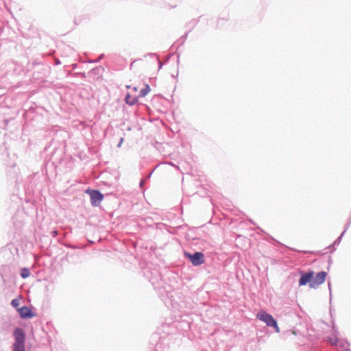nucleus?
Masks as SVG:
<instances>
[{
  "label": "nucleus",
  "instance_id": "1",
  "mask_svg": "<svg viewBox=\"0 0 351 351\" xmlns=\"http://www.w3.org/2000/svg\"><path fill=\"white\" fill-rule=\"evenodd\" d=\"M14 343L12 345V351H25V335L23 329L16 328L14 330Z\"/></svg>",
  "mask_w": 351,
  "mask_h": 351
},
{
  "label": "nucleus",
  "instance_id": "2",
  "mask_svg": "<svg viewBox=\"0 0 351 351\" xmlns=\"http://www.w3.org/2000/svg\"><path fill=\"white\" fill-rule=\"evenodd\" d=\"M257 318L265 322L267 326L273 327L276 332H280L277 322L274 319L271 315L265 311H261L258 313Z\"/></svg>",
  "mask_w": 351,
  "mask_h": 351
},
{
  "label": "nucleus",
  "instance_id": "3",
  "mask_svg": "<svg viewBox=\"0 0 351 351\" xmlns=\"http://www.w3.org/2000/svg\"><path fill=\"white\" fill-rule=\"evenodd\" d=\"M184 257L188 258L193 266H199L204 263V255L200 252H195L194 254L184 252Z\"/></svg>",
  "mask_w": 351,
  "mask_h": 351
},
{
  "label": "nucleus",
  "instance_id": "4",
  "mask_svg": "<svg viewBox=\"0 0 351 351\" xmlns=\"http://www.w3.org/2000/svg\"><path fill=\"white\" fill-rule=\"evenodd\" d=\"M326 276V272L324 271L317 273L315 277H313L312 282L309 285V287L313 289L317 288L324 282Z\"/></svg>",
  "mask_w": 351,
  "mask_h": 351
},
{
  "label": "nucleus",
  "instance_id": "5",
  "mask_svg": "<svg viewBox=\"0 0 351 351\" xmlns=\"http://www.w3.org/2000/svg\"><path fill=\"white\" fill-rule=\"evenodd\" d=\"M86 193L90 195L91 204L94 206H97L104 198L103 194L97 190H87Z\"/></svg>",
  "mask_w": 351,
  "mask_h": 351
},
{
  "label": "nucleus",
  "instance_id": "6",
  "mask_svg": "<svg viewBox=\"0 0 351 351\" xmlns=\"http://www.w3.org/2000/svg\"><path fill=\"white\" fill-rule=\"evenodd\" d=\"M301 277L299 280V285L304 286L307 283L311 284L312 282L313 277L314 276V272L313 271H309L308 272L304 273L303 271H300Z\"/></svg>",
  "mask_w": 351,
  "mask_h": 351
},
{
  "label": "nucleus",
  "instance_id": "7",
  "mask_svg": "<svg viewBox=\"0 0 351 351\" xmlns=\"http://www.w3.org/2000/svg\"><path fill=\"white\" fill-rule=\"evenodd\" d=\"M20 316L23 319L32 318L34 317L32 311L26 306H23L18 309Z\"/></svg>",
  "mask_w": 351,
  "mask_h": 351
},
{
  "label": "nucleus",
  "instance_id": "8",
  "mask_svg": "<svg viewBox=\"0 0 351 351\" xmlns=\"http://www.w3.org/2000/svg\"><path fill=\"white\" fill-rule=\"evenodd\" d=\"M332 325H334L332 324ZM339 332L335 326H332V336L328 337V341L331 345H337L339 342L338 339Z\"/></svg>",
  "mask_w": 351,
  "mask_h": 351
},
{
  "label": "nucleus",
  "instance_id": "9",
  "mask_svg": "<svg viewBox=\"0 0 351 351\" xmlns=\"http://www.w3.org/2000/svg\"><path fill=\"white\" fill-rule=\"evenodd\" d=\"M125 101L129 106H134L138 101V98L136 97H132L129 93L125 95Z\"/></svg>",
  "mask_w": 351,
  "mask_h": 351
},
{
  "label": "nucleus",
  "instance_id": "10",
  "mask_svg": "<svg viewBox=\"0 0 351 351\" xmlns=\"http://www.w3.org/2000/svg\"><path fill=\"white\" fill-rule=\"evenodd\" d=\"M150 87L148 84H146L145 88L140 90L139 96L141 97H145L150 91Z\"/></svg>",
  "mask_w": 351,
  "mask_h": 351
},
{
  "label": "nucleus",
  "instance_id": "11",
  "mask_svg": "<svg viewBox=\"0 0 351 351\" xmlns=\"http://www.w3.org/2000/svg\"><path fill=\"white\" fill-rule=\"evenodd\" d=\"M350 223H351V222L350 221L349 223H348L346 224V229L343 231V232L341 234V235H340V236H339V237H338V238H337V239L334 241V243H333V245H338L340 243V242H341V239H342V237H343V236L344 233L346 232V231L347 228H348L349 227V226L350 225Z\"/></svg>",
  "mask_w": 351,
  "mask_h": 351
},
{
  "label": "nucleus",
  "instance_id": "12",
  "mask_svg": "<svg viewBox=\"0 0 351 351\" xmlns=\"http://www.w3.org/2000/svg\"><path fill=\"white\" fill-rule=\"evenodd\" d=\"M30 275L29 270L27 268H23L21 270V276L23 278H26L29 277Z\"/></svg>",
  "mask_w": 351,
  "mask_h": 351
},
{
  "label": "nucleus",
  "instance_id": "13",
  "mask_svg": "<svg viewBox=\"0 0 351 351\" xmlns=\"http://www.w3.org/2000/svg\"><path fill=\"white\" fill-rule=\"evenodd\" d=\"M11 304L13 307H18L20 304V300L17 298H14L12 300Z\"/></svg>",
  "mask_w": 351,
  "mask_h": 351
},
{
  "label": "nucleus",
  "instance_id": "14",
  "mask_svg": "<svg viewBox=\"0 0 351 351\" xmlns=\"http://www.w3.org/2000/svg\"><path fill=\"white\" fill-rule=\"evenodd\" d=\"M104 56V54H101V55H100V56L98 57V58H97V59L94 60H90V61H89V62H91V63L98 62H99V61L103 58Z\"/></svg>",
  "mask_w": 351,
  "mask_h": 351
},
{
  "label": "nucleus",
  "instance_id": "15",
  "mask_svg": "<svg viewBox=\"0 0 351 351\" xmlns=\"http://www.w3.org/2000/svg\"><path fill=\"white\" fill-rule=\"evenodd\" d=\"M166 164H168V165H171V166L174 167H175V168H176L177 169H179V167H178V166H177V165H176L175 164H173V162H166Z\"/></svg>",
  "mask_w": 351,
  "mask_h": 351
},
{
  "label": "nucleus",
  "instance_id": "16",
  "mask_svg": "<svg viewBox=\"0 0 351 351\" xmlns=\"http://www.w3.org/2000/svg\"><path fill=\"white\" fill-rule=\"evenodd\" d=\"M51 234L53 237H56L58 235V231L57 230L52 231Z\"/></svg>",
  "mask_w": 351,
  "mask_h": 351
},
{
  "label": "nucleus",
  "instance_id": "17",
  "mask_svg": "<svg viewBox=\"0 0 351 351\" xmlns=\"http://www.w3.org/2000/svg\"><path fill=\"white\" fill-rule=\"evenodd\" d=\"M123 138H121L120 141H119V143L117 145V147H120L121 146V144L123 143Z\"/></svg>",
  "mask_w": 351,
  "mask_h": 351
},
{
  "label": "nucleus",
  "instance_id": "18",
  "mask_svg": "<svg viewBox=\"0 0 351 351\" xmlns=\"http://www.w3.org/2000/svg\"><path fill=\"white\" fill-rule=\"evenodd\" d=\"M60 63L61 62H60V61L58 59H56V60H55V64L56 65H59V64H60Z\"/></svg>",
  "mask_w": 351,
  "mask_h": 351
},
{
  "label": "nucleus",
  "instance_id": "19",
  "mask_svg": "<svg viewBox=\"0 0 351 351\" xmlns=\"http://www.w3.org/2000/svg\"><path fill=\"white\" fill-rule=\"evenodd\" d=\"M158 64H159V65H158V69H162V65H163V63H162V62H161L160 61H159Z\"/></svg>",
  "mask_w": 351,
  "mask_h": 351
},
{
  "label": "nucleus",
  "instance_id": "20",
  "mask_svg": "<svg viewBox=\"0 0 351 351\" xmlns=\"http://www.w3.org/2000/svg\"><path fill=\"white\" fill-rule=\"evenodd\" d=\"M143 184H144V180H141V182H140V186L143 187Z\"/></svg>",
  "mask_w": 351,
  "mask_h": 351
},
{
  "label": "nucleus",
  "instance_id": "21",
  "mask_svg": "<svg viewBox=\"0 0 351 351\" xmlns=\"http://www.w3.org/2000/svg\"><path fill=\"white\" fill-rule=\"evenodd\" d=\"M103 69L101 67H99V68H96L95 69H93V71H99V70H101Z\"/></svg>",
  "mask_w": 351,
  "mask_h": 351
},
{
  "label": "nucleus",
  "instance_id": "22",
  "mask_svg": "<svg viewBox=\"0 0 351 351\" xmlns=\"http://www.w3.org/2000/svg\"><path fill=\"white\" fill-rule=\"evenodd\" d=\"M328 287H329L330 292H331V289H330V282H328Z\"/></svg>",
  "mask_w": 351,
  "mask_h": 351
},
{
  "label": "nucleus",
  "instance_id": "23",
  "mask_svg": "<svg viewBox=\"0 0 351 351\" xmlns=\"http://www.w3.org/2000/svg\"><path fill=\"white\" fill-rule=\"evenodd\" d=\"M149 56H156V53H149Z\"/></svg>",
  "mask_w": 351,
  "mask_h": 351
},
{
  "label": "nucleus",
  "instance_id": "24",
  "mask_svg": "<svg viewBox=\"0 0 351 351\" xmlns=\"http://www.w3.org/2000/svg\"><path fill=\"white\" fill-rule=\"evenodd\" d=\"M151 174H152V173L150 174H149V176H147V178H150Z\"/></svg>",
  "mask_w": 351,
  "mask_h": 351
}]
</instances>
